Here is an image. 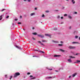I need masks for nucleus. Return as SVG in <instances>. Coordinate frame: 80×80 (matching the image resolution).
<instances>
[{
  "instance_id": "1",
  "label": "nucleus",
  "mask_w": 80,
  "mask_h": 80,
  "mask_svg": "<svg viewBox=\"0 0 80 80\" xmlns=\"http://www.w3.org/2000/svg\"><path fill=\"white\" fill-rule=\"evenodd\" d=\"M20 73L18 72H16L14 74V78H16V77H17L18 76H19L20 75Z\"/></svg>"
},
{
  "instance_id": "2",
  "label": "nucleus",
  "mask_w": 80,
  "mask_h": 80,
  "mask_svg": "<svg viewBox=\"0 0 80 80\" xmlns=\"http://www.w3.org/2000/svg\"><path fill=\"white\" fill-rule=\"evenodd\" d=\"M34 51H37V52H40V53H45V52L42 51H39L37 49H35L34 50Z\"/></svg>"
},
{
  "instance_id": "3",
  "label": "nucleus",
  "mask_w": 80,
  "mask_h": 80,
  "mask_svg": "<svg viewBox=\"0 0 80 80\" xmlns=\"http://www.w3.org/2000/svg\"><path fill=\"white\" fill-rule=\"evenodd\" d=\"M38 37H41V38H44V36H43V35L38 34Z\"/></svg>"
},
{
  "instance_id": "4",
  "label": "nucleus",
  "mask_w": 80,
  "mask_h": 80,
  "mask_svg": "<svg viewBox=\"0 0 80 80\" xmlns=\"http://www.w3.org/2000/svg\"><path fill=\"white\" fill-rule=\"evenodd\" d=\"M69 48H70V49H73V48H75V47H72V46H69L68 47Z\"/></svg>"
},
{
  "instance_id": "5",
  "label": "nucleus",
  "mask_w": 80,
  "mask_h": 80,
  "mask_svg": "<svg viewBox=\"0 0 80 80\" xmlns=\"http://www.w3.org/2000/svg\"><path fill=\"white\" fill-rule=\"evenodd\" d=\"M15 47L16 48H17L18 49H19V50H21L22 49L20 47L18 46H15Z\"/></svg>"
},
{
  "instance_id": "6",
  "label": "nucleus",
  "mask_w": 80,
  "mask_h": 80,
  "mask_svg": "<svg viewBox=\"0 0 80 80\" xmlns=\"http://www.w3.org/2000/svg\"><path fill=\"white\" fill-rule=\"evenodd\" d=\"M77 73H74V74H73L72 75V77H74L75 76H76L77 75Z\"/></svg>"
},
{
  "instance_id": "7",
  "label": "nucleus",
  "mask_w": 80,
  "mask_h": 80,
  "mask_svg": "<svg viewBox=\"0 0 80 80\" xmlns=\"http://www.w3.org/2000/svg\"><path fill=\"white\" fill-rule=\"evenodd\" d=\"M52 42L53 43H58V42L57 41H54V40H52Z\"/></svg>"
},
{
  "instance_id": "8",
  "label": "nucleus",
  "mask_w": 80,
  "mask_h": 80,
  "mask_svg": "<svg viewBox=\"0 0 80 80\" xmlns=\"http://www.w3.org/2000/svg\"><path fill=\"white\" fill-rule=\"evenodd\" d=\"M68 61L69 62H72V59H71V58L68 59Z\"/></svg>"
},
{
  "instance_id": "9",
  "label": "nucleus",
  "mask_w": 80,
  "mask_h": 80,
  "mask_svg": "<svg viewBox=\"0 0 80 80\" xmlns=\"http://www.w3.org/2000/svg\"><path fill=\"white\" fill-rule=\"evenodd\" d=\"M45 36H47V37H50L51 35L50 34H45Z\"/></svg>"
},
{
  "instance_id": "10",
  "label": "nucleus",
  "mask_w": 80,
  "mask_h": 80,
  "mask_svg": "<svg viewBox=\"0 0 80 80\" xmlns=\"http://www.w3.org/2000/svg\"><path fill=\"white\" fill-rule=\"evenodd\" d=\"M56 77H55V76L52 77H48V78H55Z\"/></svg>"
},
{
  "instance_id": "11",
  "label": "nucleus",
  "mask_w": 80,
  "mask_h": 80,
  "mask_svg": "<svg viewBox=\"0 0 80 80\" xmlns=\"http://www.w3.org/2000/svg\"><path fill=\"white\" fill-rule=\"evenodd\" d=\"M71 2L73 4H75V1L74 0H72Z\"/></svg>"
},
{
  "instance_id": "12",
  "label": "nucleus",
  "mask_w": 80,
  "mask_h": 80,
  "mask_svg": "<svg viewBox=\"0 0 80 80\" xmlns=\"http://www.w3.org/2000/svg\"><path fill=\"white\" fill-rule=\"evenodd\" d=\"M38 43H41V45H42L43 46H45V45H44L43 43H41V42H40V41H38Z\"/></svg>"
},
{
  "instance_id": "13",
  "label": "nucleus",
  "mask_w": 80,
  "mask_h": 80,
  "mask_svg": "<svg viewBox=\"0 0 80 80\" xmlns=\"http://www.w3.org/2000/svg\"><path fill=\"white\" fill-rule=\"evenodd\" d=\"M72 44H75V43H78V44H79V43H78V42H72Z\"/></svg>"
},
{
  "instance_id": "14",
  "label": "nucleus",
  "mask_w": 80,
  "mask_h": 80,
  "mask_svg": "<svg viewBox=\"0 0 80 80\" xmlns=\"http://www.w3.org/2000/svg\"><path fill=\"white\" fill-rule=\"evenodd\" d=\"M74 63H80V61L78 60L76 61V62H74Z\"/></svg>"
},
{
  "instance_id": "15",
  "label": "nucleus",
  "mask_w": 80,
  "mask_h": 80,
  "mask_svg": "<svg viewBox=\"0 0 80 80\" xmlns=\"http://www.w3.org/2000/svg\"><path fill=\"white\" fill-rule=\"evenodd\" d=\"M60 57V55H55L54 56V57Z\"/></svg>"
},
{
  "instance_id": "16",
  "label": "nucleus",
  "mask_w": 80,
  "mask_h": 80,
  "mask_svg": "<svg viewBox=\"0 0 80 80\" xmlns=\"http://www.w3.org/2000/svg\"><path fill=\"white\" fill-rule=\"evenodd\" d=\"M35 15V13H32L30 14V15H31V16H33V15Z\"/></svg>"
},
{
  "instance_id": "17",
  "label": "nucleus",
  "mask_w": 80,
  "mask_h": 80,
  "mask_svg": "<svg viewBox=\"0 0 80 80\" xmlns=\"http://www.w3.org/2000/svg\"><path fill=\"white\" fill-rule=\"evenodd\" d=\"M2 17H3L2 15L0 16V20H2Z\"/></svg>"
},
{
  "instance_id": "18",
  "label": "nucleus",
  "mask_w": 80,
  "mask_h": 80,
  "mask_svg": "<svg viewBox=\"0 0 80 80\" xmlns=\"http://www.w3.org/2000/svg\"><path fill=\"white\" fill-rule=\"evenodd\" d=\"M59 50H60V51H61V52H65V50L62 49H60Z\"/></svg>"
},
{
  "instance_id": "19",
  "label": "nucleus",
  "mask_w": 80,
  "mask_h": 80,
  "mask_svg": "<svg viewBox=\"0 0 80 80\" xmlns=\"http://www.w3.org/2000/svg\"><path fill=\"white\" fill-rule=\"evenodd\" d=\"M68 18H70V19H72V16L69 15L68 16Z\"/></svg>"
},
{
  "instance_id": "20",
  "label": "nucleus",
  "mask_w": 80,
  "mask_h": 80,
  "mask_svg": "<svg viewBox=\"0 0 80 80\" xmlns=\"http://www.w3.org/2000/svg\"><path fill=\"white\" fill-rule=\"evenodd\" d=\"M69 58H75V57H73L72 56H69Z\"/></svg>"
},
{
  "instance_id": "21",
  "label": "nucleus",
  "mask_w": 80,
  "mask_h": 80,
  "mask_svg": "<svg viewBox=\"0 0 80 80\" xmlns=\"http://www.w3.org/2000/svg\"><path fill=\"white\" fill-rule=\"evenodd\" d=\"M42 42H47V41L42 40Z\"/></svg>"
},
{
  "instance_id": "22",
  "label": "nucleus",
  "mask_w": 80,
  "mask_h": 80,
  "mask_svg": "<svg viewBox=\"0 0 80 80\" xmlns=\"http://www.w3.org/2000/svg\"><path fill=\"white\" fill-rule=\"evenodd\" d=\"M32 34H33V35H37V33H36V32H34V33H32Z\"/></svg>"
},
{
  "instance_id": "23",
  "label": "nucleus",
  "mask_w": 80,
  "mask_h": 80,
  "mask_svg": "<svg viewBox=\"0 0 80 80\" xmlns=\"http://www.w3.org/2000/svg\"><path fill=\"white\" fill-rule=\"evenodd\" d=\"M13 77L12 76H11L10 77V80H12V77Z\"/></svg>"
},
{
  "instance_id": "24",
  "label": "nucleus",
  "mask_w": 80,
  "mask_h": 80,
  "mask_svg": "<svg viewBox=\"0 0 80 80\" xmlns=\"http://www.w3.org/2000/svg\"><path fill=\"white\" fill-rule=\"evenodd\" d=\"M45 17V15H44V14H43V15L42 16V17Z\"/></svg>"
},
{
  "instance_id": "25",
  "label": "nucleus",
  "mask_w": 80,
  "mask_h": 80,
  "mask_svg": "<svg viewBox=\"0 0 80 80\" xmlns=\"http://www.w3.org/2000/svg\"><path fill=\"white\" fill-rule=\"evenodd\" d=\"M69 29H71L72 28V26H70L69 27Z\"/></svg>"
},
{
  "instance_id": "26",
  "label": "nucleus",
  "mask_w": 80,
  "mask_h": 80,
  "mask_svg": "<svg viewBox=\"0 0 80 80\" xmlns=\"http://www.w3.org/2000/svg\"><path fill=\"white\" fill-rule=\"evenodd\" d=\"M64 17H67V14H65L64 15Z\"/></svg>"
},
{
  "instance_id": "27",
  "label": "nucleus",
  "mask_w": 80,
  "mask_h": 80,
  "mask_svg": "<svg viewBox=\"0 0 80 80\" xmlns=\"http://www.w3.org/2000/svg\"><path fill=\"white\" fill-rule=\"evenodd\" d=\"M58 45H59V46H62V45H63L61 44H59Z\"/></svg>"
},
{
  "instance_id": "28",
  "label": "nucleus",
  "mask_w": 80,
  "mask_h": 80,
  "mask_svg": "<svg viewBox=\"0 0 80 80\" xmlns=\"http://www.w3.org/2000/svg\"><path fill=\"white\" fill-rule=\"evenodd\" d=\"M5 78H7V75H5Z\"/></svg>"
},
{
  "instance_id": "29",
  "label": "nucleus",
  "mask_w": 80,
  "mask_h": 80,
  "mask_svg": "<svg viewBox=\"0 0 80 80\" xmlns=\"http://www.w3.org/2000/svg\"><path fill=\"white\" fill-rule=\"evenodd\" d=\"M9 18V16H7V17H6V18Z\"/></svg>"
},
{
  "instance_id": "30",
  "label": "nucleus",
  "mask_w": 80,
  "mask_h": 80,
  "mask_svg": "<svg viewBox=\"0 0 80 80\" xmlns=\"http://www.w3.org/2000/svg\"><path fill=\"white\" fill-rule=\"evenodd\" d=\"M78 38V36H76L75 37V38Z\"/></svg>"
},
{
  "instance_id": "31",
  "label": "nucleus",
  "mask_w": 80,
  "mask_h": 80,
  "mask_svg": "<svg viewBox=\"0 0 80 80\" xmlns=\"http://www.w3.org/2000/svg\"><path fill=\"white\" fill-rule=\"evenodd\" d=\"M35 77H34V78H31V79H35Z\"/></svg>"
},
{
  "instance_id": "32",
  "label": "nucleus",
  "mask_w": 80,
  "mask_h": 80,
  "mask_svg": "<svg viewBox=\"0 0 80 80\" xmlns=\"http://www.w3.org/2000/svg\"><path fill=\"white\" fill-rule=\"evenodd\" d=\"M5 9H3L2 10H1V12H3V11H4Z\"/></svg>"
},
{
  "instance_id": "33",
  "label": "nucleus",
  "mask_w": 80,
  "mask_h": 80,
  "mask_svg": "<svg viewBox=\"0 0 80 80\" xmlns=\"http://www.w3.org/2000/svg\"><path fill=\"white\" fill-rule=\"evenodd\" d=\"M18 23L19 25L20 24H21V22H19Z\"/></svg>"
},
{
  "instance_id": "34",
  "label": "nucleus",
  "mask_w": 80,
  "mask_h": 80,
  "mask_svg": "<svg viewBox=\"0 0 80 80\" xmlns=\"http://www.w3.org/2000/svg\"><path fill=\"white\" fill-rule=\"evenodd\" d=\"M30 72H28L27 73V75H30Z\"/></svg>"
},
{
  "instance_id": "35",
  "label": "nucleus",
  "mask_w": 80,
  "mask_h": 80,
  "mask_svg": "<svg viewBox=\"0 0 80 80\" xmlns=\"http://www.w3.org/2000/svg\"><path fill=\"white\" fill-rule=\"evenodd\" d=\"M27 0L28 2H30V1H31V0Z\"/></svg>"
},
{
  "instance_id": "36",
  "label": "nucleus",
  "mask_w": 80,
  "mask_h": 80,
  "mask_svg": "<svg viewBox=\"0 0 80 80\" xmlns=\"http://www.w3.org/2000/svg\"><path fill=\"white\" fill-rule=\"evenodd\" d=\"M46 12H47V13H48V12H49V11H46Z\"/></svg>"
},
{
  "instance_id": "37",
  "label": "nucleus",
  "mask_w": 80,
  "mask_h": 80,
  "mask_svg": "<svg viewBox=\"0 0 80 80\" xmlns=\"http://www.w3.org/2000/svg\"><path fill=\"white\" fill-rule=\"evenodd\" d=\"M57 18H60V16H58Z\"/></svg>"
},
{
  "instance_id": "38",
  "label": "nucleus",
  "mask_w": 80,
  "mask_h": 80,
  "mask_svg": "<svg viewBox=\"0 0 80 80\" xmlns=\"http://www.w3.org/2000/svg\"><path fill=\"white\" fill-rule=\"evenodd\" d=\"M15 21H17V20H18V19H15Z\"/></svg>"
},
{
  "instance_id": "39",
  "label": "nucleus",
  "mask_w": 80,
  "mask_h": 80,
  "mask_svg": "<svg viewBox=\"0 0 80 80\" xmlns=\"http://www.w3.org/2000/svg\"><path fill=\"white\" fill-rule=\"evenodd\" d=\"M37 8H35V9H34V10H37Z\"/></svg>"
},
{
  "instance_id": "40",
  "label": "nucleus",
  "mask_w": 80,
  "mask_h": 80,
  "mask_svg": "<svg viewBox=\"0 0 80 80\" xmlns=\"http://www.w3.org/2000/svg\"><path fill=\"white\" fill-rule=\"evenodd\" d=\"M63 17H61V19H63Z\"/></svg>"
},
{
  "instance_id": "41",
  "label": "nucleus",
  "mask_w": 80,
  "mask_h": 80,
  "mask_svg": "<svg viewBox=\"0 0 80 80\" xmlns=\"http://www.w3.org/2000/svg\"><path fill=\"white\" fill-rule=\"evenodd\" d=\"M32 57H37V56H33Z\"/></svg>"
},
{
  "instance_id": "42",
  "label": "nucleus",
  "mask_w": 80,
  "mask_h": 80,
  "mask_svg": "<svg viewBox=\"0 0 80 80\" xmlns=\"http://www.w3.org/2000/svg\"><path fill=\"white\" fill-rule=\"evenodd\" d=\"M74 13H75V14H77V12H74Z\"/></svg>"
},
{
  "instance_id": "43",
  "label": "nucleus",
  "mask_w": 80,
  "mask_h": 80,
  "mask_svg": "<svg viewBox=\"0 0 80 80\" xmlns=\"http://www.w3.org/2000/svg\"><path fill=\"white\" fill-rule=\"evenodd\" d=\"M79 55V53H76V55Z\"/></svg>"
},
{
  "instance_id": "44",
  "label": "nucleus",
  "mask_w": 80,
  "mask_h": 80,
  "mask_svg": "<svg viewBox=\"0 0 80 80\" xmlns=\"http://www.w3.org/2000/svg\"><path fill=\"white\" fill-rule=\"evenodd\" d=\"M30 78L33 77V76L31 75V76H30Z\"/></svg>"
},
{
  "instance_id": "45",
  "label": "nucleus",
  "mask_w": 80,
  "mask_h": 80,
  "mask_svg": "<svg viewBox=\"0 0 80 80\" xmlns=\"http://www.w3.org/2000/svg\"><path fill=\"white\" fill-rule=\"evenodd\" d=\"M60 43H63V42H62V41H61L60 42Z\"/></svg>"
},
{
  "instance_id": "46",
  "label": "nucleus",
  "mask_w": 80,
  "mask_h": 80,
  "mask_svg": "<svg viewBox=\"0 0 80 80\" xmlns=\"http://www.w3.org/2000/svg\"><path fill=\"white\" fill-rule=\"evenodd\" d=\"M71 76H70L69 77V78H71Z\"/></svg>"
},
{
  "instance_id": "47",
  "label": "nucleus",
  "mask_w": 80,
  "mask_h": 80,
  "mask_svg": "<svg viewBox=\"0 0 80 80\" xmlns=\"http://www.w3.org/2000/svg\"><path fill=\"white\" fill-rule=\"evenodd\" d=\"M58 10H55L56 12H58Z\"/></svg>"
},
{
  "instance_id": "48",
  "label": "nucleus",
  "mask_w": 80,
  "mask_h": 80,
  "mask_svg": "<svg viewBox=\"0 0 80 80\" xmlns=\"http://www.w3.org/2000/svg\"><path fill=\"white\" fill-rule=\"evenodd\" d=\"M49 70H52V69H49Z\"/></svg>"
},
{
  "instance_id": "49",
  "label": "nucleus",
  "mask_w": 80,
  "mask_h": 80,
  "mask_svg": "<svg viewBox=\"0 0 80 80\" xmlns=\"http://www.w3.org/2000/svg\"><path fill=\"white\" fill-rule=\"evenodd\" d=\"M32 39H33V40H35V38H34L33 37Z\"/></svg>"
},
{
  "instance_id": "50",
  "label": "nucleus",
  "mask_w": 80,
  "mask_h": 80,
  "mask_svg": "<svg viewBox=\"0 0 80 80\" xmlns=\"http://www.w3.org/2000/svg\"><path fill=\"white\" fill-rule=\"evenodd\" d=\"M32 29L33 30H34V27H33Z\"/></svg>"
},
{
  "instance_id": "51",
  "label": "nucleus",
  "mask_w": 80,
  "mask_h": 80,
  "mask_svg": "<svg viewBox=\"0 0 80 80\" xmlns=\"http://www.w3.org/2000/svg\"><path fill=\"white\" fill-rule=\"evenodd\" d=\"M55 71V72H58V71H57V70H56V71Z\"/></svg>"
},
{
  "instance_id": "52",
  "label": "nucleus",
  "mask_w": 80,
  "mask_h": 80,
  "mask_svg": "<svg viewBox=\"0 0 80 80\" xmlns=\"http://www.w3.org/2000/svg\"><path fill=\"white\" fill-rule=\"evenodd\" d=\"M22 18V16H20V18Z\"/></svg>"
},
{
  "instance_id": "53",
  "label": "nucleus",
  "mask_w": 80,
  "mask_h": 80,
  "mask_svg": "<svg viewBox=\"0 0 80 80\" xmlns=\"http://www.w3.org/2000/svg\"><path fill=\"white\" fill-rule=\"evenodd\" d=\"M66 1H69V0H66Z\"/></svg>"
},
{
  "instance_id": "54",
  "label": "nucleus",
  "mask_w": 80,
  "mask_h": 80,
  "mask_svg": "<svg viewBox=\"0 0 80 80\" xmlns=\"http://www.w3.org/2000/svg\"><path fill=\"white\" fill-rule=\"evenodd\" d=\"M24 1H27V0H24Z\"/></svg>"
},
{
  "instance_id": "55",
  "label": "nucleus",
  "mask_w": 80,
  "mask_h": 80,
  "mask_svg": "<svg viewBox=\"0 0 80 80\" xmlns=\"http://www.w3.org/2000/svg\"><path fill=\"white\" fill-rule=\"evenodd\" d=\"M79 40H80V37L79 38Z\"/></svg>"
},
{
  "instance_id": "56",
  "label": "nucleus",
  "mask_w": 80,
  "mask_h": 80,
  "mask_svg": "<svg viewBox=\"0 0 80 80\" xmlns=\"http://www.w3.org/2000/svg\"><path fill=\"white\" fill-rule=\"evenodd\" d=\"M23 30H25V29H23Z\"/></svg>"
},
{
  "instance_id": "57",
  "label": "nucleus",
  "mask_w": 80,
  "mask_h": 80,
  "mask_svg": "<svg viewBox=\"0 0 80 80\" xmlns=\"http://www.w3.org/2000/svg\"><path fill=\"white\" fill-rule=\"evenodd\" d=\"M50 55H49V56H50Z\"/></svg>"
},
{
  "instance_id": "58",
  "label": "nucleus",
  "mask_w": 80,
  "mask_h": 80,
  "mask_svg": "<svg viewBox=\"0 0 80 80\" xmlns=\"http://www.w3.org/2000/svg\"><path fill=\"white\" fill-rule=\"evenodd\" d=\"M41 23H42V22H41Z\"/></svg>"
},
{
  "instance_id": "59",
  "label": "nucleus",
  "mask_w": 80,
  "mask_h": 80,
  "mask_svg": "<svg viewBox=\"0 0 80 80\" xmlns=\"http://www.w3.org/2000/svg\"><path fill=\"white\" fill-rule=\"evenodd\" d=\"M12 25H13V23L12 24Z\"/></svg>"
}]
</instances>
